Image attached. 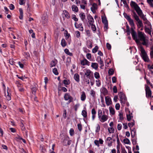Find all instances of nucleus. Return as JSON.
Masks as SVG:
<instances>
[{
	"label": "nucleus",
	"mask_w": 153,
	"mask_h": 153,
	"mask_svg": "<svg viewBox=\"0 0 153 153\" xmlns=\"http://www.w3.org/2000/svg\"><path fill=\"white\" fill-rule=\"evenodd\" d=\"M72 10L75 12H77L78 11V9L77 6L74 5H73L71 6Z\"/></svg>",
	"instance_id": "4be33fe9"
},
{
	"label": "nucleus",
	"mask_w": 153,
	"mask_h": 153,
	"mask_svg": "<svg viewBox=\"0 0 153 153\" xmlns=\"http://www.w3.org/2000/svg\"><path fill=\"white\" fill-rule=\"evenodd\" d=\"M42 20H43V22H44V23H46L48 19H47V16H43L42 17Z\"/></svg>",
	"instance_id": "09e8293b"
},
{
	"label": "nucleus",
	"mask_w": 153,
	"mask_h": 153,
	"mask_svg": "<svg viewBox=\"0 0 153 153\" xmlns=\"http://www.w3.org/2000/svg\"><path fill=\"white\" fill-rule=\"evenodd\" d=\"M97 8V5L95 3H93L92 5V7H91V10L93 13L95 12Z\"/></svg>",
	"instance_id": "aec40b11"
},
{
	"label": "nucleus",
	"mask_w": 153,
	"mask_h": 153,
	"mask_svg": "<svg viewBox=\"0 0 153 153\" xmlns=\"http://www.w3.org/2000/svg\"><path fill=\"white\" fill-rule=\"evenodd\" d=\"M147 68L151 72V73L153 74L152 70L153 69V64H150L147 65Z\"/></svg>",
	"instance_id": "393cba45"
},
{
	"label": "nucleus",
	"mask_w": 153,
	"mask_h": 153,
	"mask_svg": "<svg viewBox=\"0 0 153 153\" xmlns=\"http://www.w3.org/2000/svg\"><path fill=\"white\" fill-rule=\"evenodd\" d=\"M132 16L133 18H134V19L137 22V25L138 27L140 28L141 27H143V26L142 21L140 20L139 16L135 12L133 13Z\"/></svg>",
	"instance_id": "423d86ee"
},
{
	"label": "nucleus",
	"mask_w": 153,
	"mask_h": 153,
	"mask_svg": "<svg viewBox=\"0 0 153 153\" xmlns=\"http://www.w3.org/2000/svg\"><path fill=\"white\" fill-rule=\"evenodd\" d=\"M94 76L95 78L96 79H98L100 77L99 74L97 72H95L94 73Z\"/></svg>",
	"instance_id": "37998d69"
},
{
	"label": "nucleus",
	"mask_w": 153,
	"mask_h": 153,
	"mask_svg": "<svg viewBox=\"0 0 153 153\" xmlns=\"http://www.w3.org/2000/svg\"><path fill=\"white\" fill-rule=\"evenodd\" d=\"M151 28L145 27V30L146 32L151 35Z\"/></svg>",
	"instance_id": "bb28decb"
},
{
	"label": "nucleus",
	"mask_w": 153,
	"mask_h": 153,
	"mask_svg": "<svg viewBox=\"0 0 153 153\" xmlns=\"http://www.w3.org/2000/svg\"><path fill=\"white\" fill-rule=\"evenodd\" d=\"M108 111L106 110L105 112H102L101 109H99L98 110V117L99 120L101 123H104L108 119Z\"/></svg>",
	"instance_id": "7ed1b4c3"
},
{
	"label": "nucleus",
	"mask_w": 153,
	"mask_h": 153,
	"mask_svg": "<svg viewBox=\"0 0 153 153\" xmlns=\"http://www.w3.org/2000/svg\"><path fill=\"white\" fill-rule=\"evenodd\" d=\"M123 142L125 144H129L130 143L129 140L128 138L124 139L123 140Z\"/></svg>",
	"instance_id": "ea45409f"
},
{
	"label": "nucleus",
	"mask_w": 153,
	"mask_h": 153,
	"mask_svg": "<svg viewBox=\"0 0 153 153\" xmlns=\"http://www.w3.org/2000/svg\"><path fill=\"white\" fill-rule=\"evenodd\" d=\"M90 95L93 98H94L96 96V92L93 89L90 91Z\"/></svg>",
	"instance_id": "cd10ccee"
},
{
	"label": "nucleus",
	"mask_w": 153,
	"mask_h": 153,
	"mask_svg": "<svg viewBox=\"0 0 153 153\" xmlns=\"http://www.w3.org/2000/svg\"><path fill=\"white\" fill-rule=\"evenodd\" d=\"M102 22L104 24H106L108 23V21L107 20L105 16H102Z\"/></svg>",
	"instance_id": "a878e982"
},
{
	"label": "nucleus",
	"mask_w": 153,
	"mask_h": 153,
	"mask_svg": "<svg viewBox=\"0 0 153 153\" xmlns=\"http://www.w3.org/2000/svg\"><path fill=\"white\" fill-rule=\"evenodd\" d=\"M147 1L151 7H153V0H147Z\"/></svg>",
	"instance_id": "c03bdc74"
},
{
	"label": "nucleus",
	"mask_w": 153,
	"mask_h": 153,
	"mask_svg": "<svg viewBox=\"0 0 153 153\" xmlns=\"http://www.w3.org/2000/svg\"><path fill=\"white\" fill-rule=\"evenodd\" d=\"M98 49V47L97 46H96L92 50V52L93 53H96Z\"/></svg>",
	"instance_id": "49530a36"
},
{
	"label": "nucleus",
	"mask_w": 153,
	"mask_h": 153,
	"mask_svg": "<svg viewBox=\"0 0 153 153\" xmlns=\"http://www.w3.org/2000/svg\"><path fill=\"white\" fill-rule=\"evenodd\" d=\"M69 139V137H68L67 136L65 137L63 141V144L64 145H66V141H68V140Z\"/></svg>",
	"instance_id": "58836bf2"
},
{
	"label": "nucleus",
	"mask_w": 153,
	"mask_h": 153,
	"mask_svg": "<svg viewBox=\"0 0 153 153\" xmlns=\"http://www.w3.org/2000/svg\"><path fill=\"white\" fill-rule=\"evenodd\" d=\"M86 57L87 58L88 60H91V55L90 53H87L86 55Z\"/></svg>",
	"instance_id": "864d4df0"
},
{
	"label": "nucleus",
	"mask_w": 153,
	"mask_h": 153,
	"mask_svg": "<svg viewBox=\"0 0 153 153\" xmlns=\"http://www.w3.org/2000/svg\"><path fill=\"white\" fill-rule=\"evenodd\" d=\"M105 99L106 103L108 106L111 104L112 103L111 100L109 97H105Z\"/></svg>",
	"instance_id": "2eb2a0df"
},
{
	"label": "nucleus",
	"mask_w": 153,
	"mask_h": 153,
	"mask_svg": "<svg viewBox=\"0 0 153 153\" xmlns=\"http://www.w3.org/2000/svg\"><path fill=\"white\" fill-rule=\"evenodd\" d=\"M74 78L75 80L77 82L79 81V76L77 74H75L74 76Z\"/></svg>",
	"instance_id": "b1692460"
},
{
	"label": "nucleus",
	"mask_w": 153,
	"mask_h": 153,
	"mask_svg": "<svg viewBox=\"0 0 153 153\" xmlns=\"http://www.w3.org/2000/svg\"><path fill=\"white\" fill-rule=\"evenodd\" d=\"M120 105L119 103H117L115 106V108L116 110H119L120 108Z\"/></svg>",
	"instance_id": "774afa93"
},
{
	"label": "nucleus",
	"mask_w": 153,
	"mask_h": 153,
	"mask_svg": "<svg viewBox=\"0 0 153 153\" xmlns=\"http://www.w3.org/2000/svg\"><path fill=\"white\" fill-rule=\"evenodd\" d=\"M130 5L133 8L135 9L138 14L140 17H141L143 15V12L137 4L135 2L132 1L131 2Z\"/></svg>",
	"instance_id": "39448f33"
},
{
	"label": "nucleus",
	"mask_w": 153,
	"mask_h": 153,
	"mask_svg": "<svg viewBox=\"0 0 153 153\" xmlns=\"http://www.w3.org/2000/svg\"><path fill=\"white\" fill-rule=\"evenodd\" d=\"M123 15L125 18L128 20L129 25L131 27V33L133 39L135 42H139L138 40L137 39V36L136 33L134 30L135 25L133 20L131 18L129 15H128L127 14L124 13Z\"/></svg>",
	"instance_id": "f257e3e1"
},
{
	"label": "nucleus",
	"mask_w": 153,
	"mask_h": 153,
	"mask_svg": "<svg viewBox=\"0 0 153 153\" xmlns=\"http://www.w3.org/2000/svg\"><path fill=\"white\" fill-rule=\"evenodd\" d=\"M100 91L104 95H106L108 94V91L105 87H102L100 89Z\"/></svg>",
	"instance_id": "a211bd4d"
},
{
	"label": "nucleus",
	"mask_w": 153,
	"mask_h": 153,
	"mask_svg": "<svg viewBox=\"0 0 153 153\" xmlns=\"http://www.w3.org/2000/svg\"><path fill=\"white\" fill-rule=\"evenodd\" d=\"M53 72L56 75H57L58 74L57 70L56 68H54L53 70Z\"/></svg>",
	"instance_id": "bf43d9fd"
},
{
	"label": "nucleus",
	"mask_w": 153,
	"mask_h": 153,
	"mask_svg": "<svg viewBox=\"0 0 153 153\" xmlns=\"http://www.w3.org/2000/svg\"><path fill=\"white\" fill-rule=\"evenodd\" d=\"M64 97L66 100H68L69 103L71 102L73 99V98L68 93H66Z\"/></svg>",
	"instance_id": "9d476101"
},
{
	"label": "nucleus",
	"mask_w": 153,
	"mask_h": 153,
	"mask_svg": "<svg viewBox=\"0 0 153 153\" xmlns=\"http://www.w3.org/2000/svg\"><path fill=\"white\" fill-rule=\"evenodd\" d=\"M69 134L71 136H73L74 134V130L72 128H71L69 130Z\"/></svg>",
	"instance_id": "473e14b6"
},
{
	"label": "nucleus",
	"mask_w": 153,
	"mask_h": 153,
	"mask_svg": "<svg viewBox=\"0 0 153 153\" xmlns=\"http://www.w3.org/2000/svg\"><path fill=\"white\" fill-rule=\"evenodd\" d=\"M64 51H65V53H66L68 55L70 56H72V55H73L72 53H71L69 51V50L68 49H65Z\"/></svg>",
	"instance_id": "c9c22d12"
},
{
	"label": "nucleus",
	"mask_w": 153,
	"mask_h": 153,
	"mask_svg": "<svg viewBox=\"0 0 153 153\" xmlns=\"http://www.w3.org/2000/svg\"><path fill=\"white\" fill-rule=\"evenodd\" d=\"M77 127L78 130L81 131L82 129V126L81 124H78L77 125Z\"/></svg>",
	"instance_id": "69168bd1"
},
{
	"label": "nucleus",
	"mask_w": 153,
	"mask_h": 153,
	"mask_svg": "<svg viewBox=\"0 0 153 153\" xmlns=\"http://www.w3.org/2000/svg\"><path fill=\"white\" fill-rule=\"evenodd\" d=\"M108 74L110 75H112L114 73V70L112 69H110L108 72Z\"/></svg>",
	"instance_id": "e2e57ef3"
},
{
	"label": "nucleus",
	"mask_w": 153,
	"mask_h": 153,
	"mask_svg": "<svg viewBox=\"0 0 153 153\" xmlns=\"http://www.w3.org/2000/svg\"><path fill=\"white\" fill-rule=\"evenodd\" d=\"M151 51L150 53V55L151 58H153V45L151 48Z\"/></svg>",
	"instance_id": "5fc2aeb1"
},
{
	"label": "nucleus",
	"mask_w": 153,
	"mask_h": 153,
	"mask_svg": "<svg viewBox=\"0 0 153 153\" xmlns=\"http://www.w3.org/2000/svg\"><path fill=\"white\" fill-rule=\"evenodd\" d=\"M108 131L109 133H112L114 132V130L113 127H110L108 128Z\"/></svg>",
	"instance_id": "e433bc0d"
},
{
	"label": "nucleus",
	"mask_w": 153,
	"mask_h": 153,
	"mask_svg": "<svg viewBox=\"0 0 153 153\" xmlns=\"http://www.w3.org/2000/svg\"><path fill=\"white\" fill-rule=\"evenodd\" d=\"M86 98V95L84 91L81 92V94L80 97L81 100L82 101H84Z\"/></svg>",
	"instance_id": "f3484780"
},
{
	"label": "nucleus",
	"mask_w": 153,
	"mask_h": 153,
	"mask_svg": "<svg viewBox=\"0 0 153 153\" xmlns=\"http://www.w3.org/2000/svg\"><path fill=\"white\" fill-rule=\"evenodd\" d=\"M61 45L63 47H64L66 46L65 41L64 39H62L61 40Z\"/></svg>",
	"instance_id": "a19ab883"
},
{
	"label": "nucleus",
	"mask_w": 153,
	"mask_h": 153,
	"mask_svg": "<svg viewBox=\"0 0 153 153\" xmlns=\"http://www.w3.org/2000/svg\"><path fill=\"white\" fill-rule=\"evenodd\" d=\"M145 91L146 97H149L151 96V91L149 87L147 85H145Z\"/></svg>",
	"instance_id": "6e6552de"
},
{
	"label": "nucleus",
	"mask_w": 153,
	"mask_h": 153,
	"mask_svg": "<svg viewBox=\"0 0 153 153\" xmlns=\"http://www.w3.org/2000/svg\"><path fill=\"white\" fill-rule=\"evenodd\" d=\"M87 45L88 48H91L92 47V45L91 42L89 41H87Z\"/></svg>",
	"instance_id": "7c9ffc66"
},
{
	"label": "nucleus",
	"mask_w": 153,
	"mask_h": 153,
	"mask_svg": "<svg viewBox=\"0 0 153 153\" xmlns=\"http://www.w3.org/2000/svg\"><path fill=\"white\" fill-rule=\"evenodd\" d=\"M63 12L64 13V15H65V17L67 19H69L70 18V15L67 11L66 10H64L63 11Z\"/></svg>",
	"instance_id": "c756f323"
},
{
	"label": "nucleus",
	"mask_w": 153,
	"mask_h": 153,
	"mask_svg": "<svg viewBox=\"0 0 153 153\" xmlns=\"http://www.w3.org/2000/svg\"><path fill=\"white\" fill-rule=\"evenodd\" d=\"M140 51L141 53V56L144 61L145 62H148L149 63H151L152 62L149 59L145 50L142 47H141L140 48Z\"/></svg>",
	"instance_id": "20e7f679"
},
{
	"label": "nucleus",
	"mask_w": 153,
	"mask_h": 153,
	"mask_svg": "<svg viewBox=\"0 0 153 153\" xmlns=\"http://www.w3.org/2000/svg\"><path fill=\"white\" fill-rule=\"evenodd\" d=\"M84 71L85 72L84 75L86 76V77H89V78L90 75L92 72L90 69H85Z\"/></svg>",
	"instance_id": "9b49d317"
},
{
	"label": "nucleus",
	"mask_w": 153,
	"mask_h": 153,
	"mask_svg": "<svg viewBox=\"0 0 153 153\" xmlns=\"http://www.w3.org/2000/svg\"><path fill=\"white\" fill-rule=\"evenodd\" d=\"M120 101L122 106H124L125 104L127 105L128 106L129 105V104L127 102V99L125 94L122 93H121Z\"/></svg>",
	"instance_id": "0eeeda50"
},
{
	"label": "nucleus",
	"mask_w": 153,
	"mask_h": 153,
	"mask_svg": "<svg viewBox=\"0 0 153 153\" xmlns=\"http://www.w3.org/2000/svg\"><path fill=\"white\" fill-rule=\"evenodd\" d=\"M91 25L92 30L93 31H95L96 30V28L95 25H94V24H92V25Z\"/></svg>",
	"instance_id": "de8ad7c7"
},
{
	"label": "nucleus",
	"mask_w": 153,
	"mask_h": 153,
	"mask_svg": "<svg viewBox=\"0 0 153 153\" xmlns=\"http://www.w3.org/2000/svg\"><path fill=\"white\" fill-rule=\"evenodd\" d=\"M63 83L65 85H68L70 84V82L69 80L65 79L63 80Z\"/></svg>",
	"instance_id": "f704fd0d"
},
{
	"label": "nucleus",
	"mask_w": 153,
	"mask_h": 153,
	"mask_svg": "<svg viewBox=\"0 0 153 153\" xmlns=\"http://www.w3.org/2000/svg\"><path fill=\"white\" fill-rule=\"evenodd\" d=\"M134 125V120L132 122L129 123H128V126L129 127L131 128Z\"/></svg>",
	"instance_id": "a18cd8bd"
},
{
	"label": "nucleus",
	"mask_w": 153,
	"mask_h": 153,
	"mask_svg": "<svg viewBox=\"0 0 153 153\" xmlns=\"http://www.w3.org/2000/svg\"><path fill=\"white\" fill-rule=\"evenodd\" d=\"M82 25L81 23H79L78 24L76 22H75L74 23L75 27L77 29L79 28Z\"/></svg>",
	"instance_id": "79ce46f5"
},
{
	"label": "nucleus",
	"mask_w": 153,
	"mask_h": 153,
	"mask_svg": "<svg viewBox=\"0 0 153 153\" xmlns=\"http://www.w3.org/2000/svg\"><path fill=\"white\" fill-rule=\"evenodd\" d=\"M4 96L6 97V99L8 100H10L11 99L10 94L9 93L8 90L7 91V92L6 91H4Z\"/></svg>",
	"instance_id": "dca6fc26"
},
{
	"label": "nucleus",
	"mask_w": 153,
	"mask_h": 153,
	"mask_svg": "<svg viewBox=\"0 0 153 153\" xmlns=\"http://www.w3.org/2000/svg\"><path fill=\"white\" fill-rule=\"evenodd\" d=\"M110 113L111 115H114L115 114V111L114 108L111 107H109V108Z\"/></svg>",
	"instance_id": "412c9836"
},
{
	"label": "nucleus",
	"mask_w": 153,
	"mask_h": 153,
	"mask_svg": "<svg viewBox=\"0 0 153 153\" xmlns=\"http://www.w3.org/2000/svg\"><path fill=\"white\" fill-rule=\"evenodd\" d=\"M137 39L139 42H136L137 43H140L141 41L143 45L147 47L149 45L148 39L144 33L139 31L138 32Z\"/></svg>",
	"instance_id": "f03ea898"
},
{
	"label": "nucleus",
	"mask_w": 153,
	"mask_h": 153,
	"mask_svg": "<svg viewBox=\"0 0 153 153\" xmlns=\"http://www.w3.org/2000/svg\"><path fill=\"white\" fill-rule=\"evenodd\" d=\"M72 19H73L76 22L78 21V19L76 18V16L75 15H72Z\"/></svg>",
	"instance_id": "052dcab7"
},
{
	"label": "nucleus",
	"mask_w": 153,
	"mask_h": 153,
	"mask_svg": "<svg viewBox=\"0 0 153 153\" xmlns=\"http://www.w3.org/2000/svg\"><path fill=\"white\" fill-rule=\"evenodd\" d=\"M82 114L84 117H87V113L86 111L83 110L82 112Z\"/></svg>",
	"instance_id": "2f4dec72"
},
{
	"label": "nucleus",
	"mask_w": 153,
	"mask_h": 153,
	"mask_svg": "<svg viewBox=\"0 0 153 153\" xmlns=\"http://www.w3.org/2000/svg\"><path fill=\"white\" fill-rule=\"evenodd\" d=\"M99 64L100 65V68L101 69H102V67L104 66V63L103 61L101 60V61L98 62Z\"/></svg>",
	"instance_id": "8fccbe9b"
},
{
	"label": "nucleus",
	"mask_w": 153,
	"mask_h": 153,
	"mask_svg": "<svg viewBox=\"0 0 153 153\" xmlns=\"http://www.w3.org/2000/svg\"><path fill=\"white\" fill-rule=\"evenodd\" d=\"M111 140L112 139L111 137H108L105 140V142L107 143L108 146L109 147H111L112 146V142L111 141Z\"/></svg>",
	"instance_id": "ddd939ff"
},
{
	"label": "nucleus",
	"mask_w": 153,
	"mask_h": 153,
	"mask_svg": "<svg viewBox=\"0 0 153 153\" xmlns=\"http://www.w3.org/2000/svg\"><path fill=\"white\" fill-rule=\"evenodd\" d=\"M25 3V0H19V3L20 5H23Z\"/></svg>",
	"instance_id": "13d9d810"
},
{
	"label": "nucleus",
	"mask_w": 153,
	"mask_h": 153,
	"mask_svg": "<svg viewBox=\"0 0 153 153\" xmlns=\"http://www.w3.org/2000/svg\"><path fill=\"white\" fill-rule=\"evenodd\" d=\"M56 65V62L54 61H52L51 62L50 64V66L51 67L55 66Z\"/></svg>",
	"instance_id": "6e6d98bb"
},
{
	"label": "nucleus",
	"mask_w": 153,
	"mask_h": 153,
	"mask_svg": "<svg viewBox=\"0 0 153 153\" xmlns=\"http://www.w3.org/2000/svg\"><path fill=\"white\" fill-rule=\"evenodd\" d=\"M79 16L82 21L84 22L85 17V16L84 13H80Z\"/></svg>",
	"instance_id": "5701e85b"
},
{
	"label": "nucleus",
	"mask_w": 153,
	"mask_h": 153,
	"mask_svg": "<svg viewBox=\"0 0 153 153\" xmlns=\"http://www.w3.org/2000/svg\"><path fill=\"white\" fill-rule=\"evenodd\" d=\"M96 84L97 86L100 87L101 84L100 81L99 80H96Z\"/></svg>",
	"instance_id": "603ef678"
},
{
	"label": "nucleus",
	"mask_w": 153,
	"mask_h": 153,
	"mask_svg": "<svg viewBox=\"0 0 153 153\" xmlns=\"http://www.w3.org/2000/svg\"><path fill=\"white\" fill-rule=\"evenodd\" d=\"M87 18L90 25L94 24V21L92 16L90 15H89L87 16Z\"/></svg>",
	"instance_id": "f8f14e48"
},
{
	"label": "nucleus",
	"mask_w": 153,
	"mask_h": 153,
	"mask_svg": "<svg viewBox=\"0 0 153 153\" xmlns=\"http://www.w3.org/2000/svg\"><path fill=\"white\" fill-rule=\"evenodd\" d=\"M100 127L99 124H97L95 131L96 133L98 132L100 130Z\"/></svg>",
	"instance_id": "0e129e2a"
},
{
	"label": "nucleus",
	"mask_w": 153,
	"mask_h": 153,
	"mask_svg": "<svg viewBox=\"0 0 153 153\" xmlns=\"http://www.w3.org/2000/svg\"><path fill=\"white\" fill-rule=\"evenodd\" d=\"M135 128H134L133 130H131V136L132 137H134L135 135Z\"/></svg>",
	"instance_id": "3c124183"
},
{
	"label": "nucleus",
	"mask_w": 153,
	"mask_h": 153,
	"mask_svg": "<svg viewBox=\"0 0 153 153\" xmlns=\"http://www.w3.org/2000/svg\"><path fill=\"white\" fill-rule=\"evenodd\" d=\"M16 85L17 87L18 88L21 87H23V85L20 83L19 82L17 81L16 82Z\"/></svg>",
	"instance_id": "4d7b16f0"
},
{
	"label": "nucleus",
	"mask_w": 153,
	"mask_h": 153,
	"mask_svg": "<svg viewBox=\"0 0 153 153\" xmlns=\"http://www.w3.org/2000/svg\"><path fill=\"white\" fill-rule=\"evenodd\" d=\"M103 143V140L101 138H100L99 140H95L94 141V143L95 144L99 147L100 146L99 143L100 144H102Z\"/></svg>",
	"instance_id": "4468645a"
},
{
	"label": "nucleus",
	"mask_w": 153,
	"mask_h": 153,
	"mask_svg": "<svg viewBox=\"0 0 153 153\" xmlns=\"http://www.w3.org/2000/svg\"><path fill=\"white\" fill-rule=\"evenodd\" d=\"M24 55L26 58H28L30 56V54L28 52H25Z\"/></svg>",
	"instance_id": "338daca9"
},
{
	"label": "nucleus",
	"mask_w": 153,
	"mask_h": 153,
	"mask_svg": "<svg viewBox=\"0 0 153 153\" xmlns=\"http://www.w3.org/2000/svg\"><path fill=\"white\" fill-rule=\"evenodd\" d=\"M75 33L76 34V37L79 38L80 37V33L78 31H76L75 32Z\"/></svg>",
	"instance_id": "680f3d73"
},
{
	"label": "nucleus",
	"mask_w": 153,
	"mask_h": 153,
	"mask_svg": "<svg viewBox=\"0 0 153 153\" xmlns=\"http://www.w3.org/2000/svg\"><path fill=\"white\" fill-rule=\"evenodd\" d=\"M119 116L120 120H122L123 119V112L122 111H119Z\"/></svg>",
	"instance_id": "72a5a7b5"
},
{
	"label": "nucleus",
	"mask_w": 153,
	"mask_h": 153,
	"mask_svg": "<svg viewBox=\"0 0 153 153\" xmlns=\"http://www.w3.org/2000/svg\"><path fill=\"white\" fill-rule=\"evenodd\" d=\"M91 67L95 70H97L98 68V64L96 62H92Z\"/></svg>",
	"instance_id": "6ab92c4d"
},
{
	"label": "nucleus",
	"mask_w": 153,
	"mask_h": 153,
	"mask_svg": "<svg viewBox=\"0 0 153 153\" xmlns=\"http://www.w3.org/2000/svg\"><path fill=\"white\" fill-rule=\"evenodd\" d=\"M132 117L133 116H132V114H129L127 115V118L128 121H130Z\"/></svg>",
	"instance_id": "4c0bfd02"
},
{
	"label": "nucleus",
	"mask_w": 153,
	"mask_h": 153,
	"mask_svg": "<svg viewBox=\"0 0 153 153\" xmlns=\"http://www.w3.org/2000/svg\"><path fill=\"white\" fill-rule=\"evenodd\" d=\"M144 23L146 25L145 26V27L151 28L152 26L149 21H146V22Z\"/></svg>",
	"instance_id": "c85d7f7f"
},
{
	"label": "nucleus",
	"mask_w": 153,
	"mask_h": 153,
	"mask_svg": "<svg viewBox=\"0 0 153 153\" xmlns=\"http://www.w3.org/2000/svg\"><path fill=\"white\" fill-rule=\"evenodd\" d=\"M80 64L81 65L84 66L87 65L89 66L90 65V62L85 58H84L80 61Z\"/></svg>",
	"instance_id": "1a4fd4ad"
}]
</instances>
